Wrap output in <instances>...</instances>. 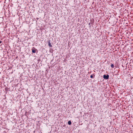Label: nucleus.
<instances>
[{"label":"nucleus","instance_id":"f257e3e1","mask_svg":"<svg viewBox=\"0 0 133 133\" xmlns=\"http://www.w3.org/2000/svg\"><path fill=\"white\" fill-rule=\"evenodd\" d=\"M32 52L33 53H35L36 52V51H37V50L36 49L35 47H33L32 49Z\"/></svg>","mask_w":133,"mask_h":133},{"label":"nucleus","instance_id":"f03ea898","mask_svg":"<svg viewBox=\"0 0 133 133\" xmlns=\"http://www.w3.org/2000/svg\"><path fill=\"white\" fill-rule=\"evenodd\" d=\"M109 75H103V78L105 79H107L109 78Z\"/></svg>","mask_w":133,"mask_h":133},{"label":"nucleus","instance_id":"7ed1b4c3","mask_svg":"<svg viewBox=\"0 0 133 133\" xmlns=\"http://www.w3.org/2000/svg\"><path fill=\"white\" fill-rule=\"evenodd\" d=\"M48 45L49 47H52V45H51L50 41V40L49 41H48Z\"/></svg>","mask_w":133,"mask_h":133},{"label":"nucleus","instance_id":"20e7f679","mask_svg":"<svg viewBox=\"0 0 133 133\" xmlns=\"http://www.w3.org/2000/svg\"><path fill=\"white\" fill-rule=\"evenodd\" d=\"M71 123L70 121H69L68 122V124L69 125H71Z\"/></svg>","mask_w":133,"mask_h":133},{"label":"nucleus","instance_id":"39448f33","mask_svg":"<svg viewBox=\"0 0 133 133\" xmlns=\"http://www.w3.org/2000/svg\"><path fill=\"white\" fill-rule=\"evenodd\" d=\"M93 75H94V76H95V75L94 74H93V75H91L90 76V77L91 78H93Z\"/></svg>","mask_w":133,"mask_h":133},{"label":"nucleus","instance_id":"423d86ee","mask_svg":"<svg viewBox=\"0 0 133 133\" xmlns=\"http://www.w3.org/2000/svg\"><path fill=\"white\" fill-rule=\"evenodd\" d=\"M111 67L112 68H113L114 67V65L112 64L111 65Z\"/></svg>","mask_w":133,"mask_h":133},{"label":"nucleus","instance_id":"0eeeda50","mask_svg":"<svg viewBox=\"0 0 133 133\" xmlns=\"http://www.w3.org/2000/svg\"><path fill=\"white\" fill-rule=\"evenodd\" d=\"M2 42V41H0V44H1V43Z\"/></svg>","mask_w":133,"mask_h":133}]
</instances>
